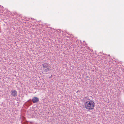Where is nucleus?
I'll return each instance as SVG.
<instances>
[{
    "instance_id": "1",
    "label": "nucleus",
    "mask_w": 124,
    "mask_h": 124,
    "mask_svg": "<svg viewBox=\"0 0 124 124\" xmlns=\"http://www.w3.org/2000/svg\"><path fill=\"white\" fill-rule=\"evenodd\" d=\"M51 67L50 64L47 63H43L42 64L41 69L43 72L46 73L51 70Z\"/></svg>"
},
{
    "instance_id": "2",
    "label": "nucleus",
    "mask_w": 124,
    "mask_h": 124,
    "mask_svg": "<svg viewBox=\"0 0 124 124\" xmlns=\"http://www.w3.org/2000/svg\"><path fill=\"white\" fill-rule=\"evenodd\" d=\"M85 108L86 109L90 110L93 109L95 103L92 100H90L88 102H87L84 104Z\"/></svg>"
},
{
    "instance_id": "9",
    "label": "nucleus",
    "mask_w": 124,
    "mask_h": 124,
    "mask_svg": "<svg viewBox=\"0 0 124 124\" xmlns=\"http://www.w3.org/2000/svg\"><path fill=\"white\" fill-rule=\"evenodd\" d=\"M1 8H4V7L3 6H2V7Z\"/></svg>"
},
{
    "instance_id": "6",
    "label": "nucleus",
    "mask_w": 124,
    "mask_h": 124,
    "mask_svg": "<svg viewBox=\"0 0 124 124\" xmlns=\"http://www.w3.org/2000/svg\"><path fill=\"white\" fill-rule=\"evenodd\" d=\"M14 15H17V13H14Z\"/></svg>"
},
{
    "instance_id": "5",
    "label": "nucleus",
    "mask_w": 124,
    "mask_h": 124,
    "mask_svg": "<svg viewBox=\"0 0 124 124\" xmlns=\"http://www.w3.org/2000/svg\"><path fill=\"white\" fill-rule=\"evenodd\" d=\"M90 101L89 98L88 96L84 97L82 100V101L83 102H85V103H86L87 102H88Z\"/></svg>"
},
{
    "instance_id": "3",
    "label": "nucleus",
    "mask_w": 124,
    "mask_h": 124,
    "mask_svg": "<svg viewBox=\"0 0 124 124\" xmlns=\"http://www.w3.org/2000/svg\"><path fill=\"white\" fill-rule=\"evenodd\" d=\"M39 100V99L38 97H34L32 98L31 100V99H30L27 102H28L30 104H32L31 101H32L33 103H35L37 102Z\"/></svg>"
},
{
    "instance_id": "7",
    "label": "nucleus",
    "mask_w": 124,
    "mask_h": 124,
    "mask_svg": "<svg viewBox=\"0 0 124 124\" xmlns=\"http://www.w3.org/2000/svg\"><path fill=\"white\" fill-rule=\"evenodd\" d=\"M58 30H59V31H58L59 32H60L61 31V30L59 29H58Z\"/></svg>"
},
{
    "instance_id": "8",
    "label": "nucleus",
    "mask_w": 124,
    "mask_h": 124,
    "mask_svg": "<svg viewBox=\"0 0 124 124\" xmlns=\"http://www.w3.org/2000/svg\"><path fill=\"white\" fill-rule=\"evenodd\" d=\"M79 92V90H78L77 92L76 93H77L78 92Z\"/></svg>"
},
{
    "instance_id": "4",
    "label": "nucleus",
    "mask_w": 124,
    "mask_h": 124,
    "mask_svg": "<svg viewBox=\"0 0 124 124\" xmlns=\"http://www.w3.org/2000/svg\"><path fill=\"white\" fill-rule=\"evenodd\" d=\"M11 93L12 96L13 97H16L17 95V92L15 90H12L11 91Z\"/></svg>"
}]
</instances>
